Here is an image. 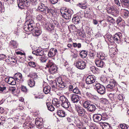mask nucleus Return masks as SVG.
I'll return each mask as SVG.
<instances>
[{
    "label": "nucleus",
    "instance_id": "1",
    "mask_svg": "<svg viewBox=\"0 0 129 129\" xmlns=\"http://www.w3.org/2000/svg\"><path fill=\"white\" fill-rule=\"evenodd\" d=\"M37 10L46 14L50 13L52 14L55 12V11L53 9H49L47 6H45L42 4H41L39 6Z\"/></svg>",
    "mask_w": 129,
    "mask_h": 129
},
{
    "label": "nucleus",
    "instance_id": "2",
    "mask_svg": "<svg viewBox=\"0 0 129 129\" xmlns=\"http://www.w3.org/2000/svg\"><path fill=\"white\" fill-rule=\"evenodd\" d=\"M59 99L62 102L61 104L62 106L64 108H68L71 106V104L69 101L64 96H60Z\"/></svg>",
    "mask_w": 129,
    "mask_h": 129
},
{
    "label": "nucleus",
    "instance_id": "3",
    "mask_svg": "<svg viewBox=\"0 0 129 129\" xmlns=\"http://www.w3.org/2000/svg\"><path fill=\"white\" fill-rule=\"evenodd\" d=\"M62 16L66 19H69L71 18V16L73 13V11L71 9H66L63 12L60 11Z\"/></svg>",
    "mask_w": 129,
    "mask_h": 129
},
{
    "label": "nucleus",
    "instance_id": "4",
    "mask_svg": "<svg viewBox=\"0 0 129 129\" xmlns=\"http://www.w3.org/2000/svg\"><path fill=\"white\" fill-rule=\"evenodd\" d=\"M95 87L94 88L99 93L103 94L105 93V88L103 85L99 83H97L95 85Z\"/></svg>",
    "mask_w": 129,
    "mask_h": 129
},
{
    "label": "nucleus",
    "instance_id": "5",
    "mask_svg": "<svg viewBox=\"0 0 129 129\" xmlns=\"http://www.w3.org/2000/svg\"><path fill=\"white\" fill-rule=\"evenodd\" d=\"M29 0H19V3L18 4V6L19 8L21 9L24 8V6H28L29 5Z\"/></svg>",
    "mask_w": 129,
    "mask_h": 129
},
{
    "label": "nucleus",
    "instance_id": "6",
    "mask_svg": "<svg viewBox=\"0 0 129 129\" xmlns=\"http://www.w3.org/2000/svg\"><path fill=\"white\" fill-rule=\"evenodd\" d=\"M76 110L78 113V115L80 116H84L86 113V111L84 109L79 106H76Z\"/></svg>",
    "mask_w": 129,
    "mask_h": 129
},
{
    "label": "nucleus",
    "instance_id": "7",
    "mask_svg": "<svg viewBox=\"0 0 129 129\" xmlns=\"http://www.w3.org/2000/svg\"><path fill=\"white\" fill-rule=\"evenodd\" d=\"M35 124L38 128H41L43 127V119L42 118L38 117L35 120Z\"/></svg>",
    "mask_w": 129,
    "mask_h": 129
},
{
    "label": "nucleus",
    "instance_id": "8",
    "mask_svg": "<svg viewBox=\"0 0 129 129\" xmlns=\"http://www.w3.org/2000/svg\"><path fill=\"white\" fill-rule=\"evenodd\" d=\"M110 83V84L107 85L106 88L108 90L111 91L114 89V88L116 86V82L113 80H111Z\"/></svg>",
    "mask_w": 129,
    "mask_h": 129
},
{
    "label": "nucleus",
    "instance_id": "9",
    "mask_svg": "<svg viewBox=\"0 0 129 129\" xmlns=\"http://www.w3.org/2000/svg\"><path fill=\"white\" fill-rule=\"evenodd\" d=\"M116 8L115 6L114 7H110L107 9V11L108 12L112 13V14L115 17H117L119 15V13H117L116 11Z\"/></svg>",
    "mask_w": 129,
    "mask_h": 129
},
{
    "label": "nucleus",
    "instance_id": "10",
    "mask_svg": "<svg viewBox=\"0 0 129 129\" xmlns=\"http://www.w3.org/2000/svg\"><path fill=\"white\" fill-rule=\"evenodd\" d=\"M86 81L87 84H91L95 82V77L93 75H89L86 78Z\"/></svg>",
    "mask_w": 129,
    "mask_h": 129
},
{
    "label": "nucleus",
    "instance_id": "11",
    "mask_svg": "<svg viewBox=\"0 0 129 129\" xmlns=\"http://www.w3.org/2000/svg\"><path fill=\"white\" fill-rule=\"evenodd\" d=\"M5 81L8 84L12 85H15L16 84V81L14 78L12 77H10L9 78H6Z\"/></svg>",
    "mask_w": 129,
    "mask_h": 129
},
{
    "label": "nucleus",
    "instance_id": "12",
    "mask_svg": "<svg viewBox=\"0 0 129 129\" xmlns=\"http://www.w3.org/2000/svg\"><path fill=\"white\" fill-rule=\"evenodd\" d=\"M121 34L118 33L115 34L113 38L114 42L119 43L120 41V39L121 38Z\"/></svg>",
    "mask_w": 129,
    "mask_h": 129
},
{
    "label": "nucleus",
    "instance_id": "13",
    "mask_svg": "<svg viewBox=\"0 0 129 129\" xmlns=\"http://www.w3.org/2000/svg\"><path fill=\"white\" fill-rule=\"evenodd\" d=\"M38 78L35 77L33 78H30L27 81V83L28 85L30 87H33L34 86L36 81L35 80H36Z\"/></svg>",
    "mask_w": 129,
    "mask_h": 129
},
{
    "label": "nucleus",
    "instance_id": "14",
    "mask_svg": "<svg viewBox=\"0 0 129 129\" xmlns=\"http://www.w3.org/2000/svg\"><path fill=\"white\" fill-rule=\"evenodd\" d=\"M54 26L53 23L52 21L49 22V23H47L45 24V27L47 29L49 30H53Z\"/></svg>",
    "mask_w": 129,
    "mask_h": 129
},
{
    "label": "nucleus",
    "instance_id": "15",
    "mask_svg": "<svg viewBox=\"0 0 129 129\" xmlns=\"http://www.w3.org/2000/svg\"><path fill=\"white\" fill-rule=\"evenodd\" d=\"M114 3L116 7V11L117 13H119V11L121 9V3L119 0H114Z\"/></svg>",
    "mask_w": 129,
    "mask_h": 129
},
{
    "label": "nucleus",
    "instance_id": "16",
    "mask_svg": "<svg viewBox=\"0 0 129 129\" xmlns=\"http://www.w3.org/2000/svg\"><path fill=\"white\" fill-rule=\"evenodd\" d=\"M61 101L56 98H54L53 99L52 104L56 107L58 108L61 105Z\"/></svg>",
    "mask_w": 129,
    "mask_h": 129
},
{
    "label": "nucleus",
    "instance_id": "17",
    "mask_svg": "<svg viewBox=\"0 0 129 129\" xmlns=\"http://www.w3.org/2000/svg\"><path fill=\"white\" fill-rule=\"evenodd\" d=\"M71 99L73 102L77 103L80 100V96L77 95L73 94L71 95Z\"/></svg>",
    "mask_w": 129,
    "mask_h": 129
},
{
    "label": "nucleus",
    "instance_id": "18",
    "mask_svg": "<svg viewBox=\"0 0 129 129\" xmlns=\"http://www.w3.org/2000/svg\"><path fill=\"white\" fill-rule=\"evenodd\" d=\"M121 15L123 17L127 18L129 17V11L126 9H123L121 11Z\"/></svg>",
    "mask_w": 129,
    "mask_h": 129
},
{
    "label": "nucleus",
    "instance_id": "19",
    "mask_svg": "<svg viewBox=\"0 0 129 129\" xmlns=\"http://www.w3.org/2000/svg\"><path fill=\"white\" fill-rule=\"evenodd\" d=\"M32 53L36 56H41L44 54L43 51L39 49H38L32 52Z\"/></svg>",
    "mask_w": 129,
    "mask_h": 129
},
{
    "label": "nucleus",
    "instance_id": "20",
    "mask_svg": "<svg viewBox=\"0 0 129 129\" xmlns=\"http://www.w3.org/2000/svg\"><path fill=\"white\" fill-rule=\"evenodd\" d=\"M93 118L94 121L96 122L100 121L102 118L101 115L100 114H94Z\"/></svg>",
    "mask_w": 129,
    "mask_h": 129
},
{
    "label": "nucleus",
    "instance_id": "21",
    "mask_svg": "<svg viewBox=\"0 0 129 129\" xmlns=\"http://www.w3.org/2000/svg\"><path fill=\"white\" fill-rule=\"evenodd\" d=\"M57 50L55 48H51L49 51L48 53L49 57H53L54 56L57 52Z\"/></svg>",
    "mask_w": 129,
    "mask_h": 129
},
{
    "label": "nucleus",
    "instance_id": "22",
    "mask_svg": "<svg viewBox=\"0 0 129 129\" xmlns=\"http://www.w3.org/2000/svg\"><path fill=\"white\" fill-rule=\"evenodd\" d=\"M82 93L84 96H86L88 98H90L91 96V94L88 90L86 88L83 89H82Z\"/></svg>",
    "mask_w": 129,
    "mask_h": 129
},
{
    "label": "nucleus",
    "instance_id": "23",
    "mask_svg": "<svg viewBox=\"0 0 129 129\" xmlns=\"http://www.w3.org/2000/svg\"><path fill=\"white\" fill-rule=\"evenodd\" d=\"M33 32H34V35L36 36H38L40 35L42 32L41 30L38 27H36L35 29L33 28V31H32Z\"/></svg>",
    "mask_w": 129,
    "mask_h": 129
},
{
    "label": "nucleus",
    "instance_id": "24",
    "mask_svg": "<svg viewBox=\"0 0 129 129\" xmlns=\"http://www.w3.org/2000/svg\"><path fill=\"white\" fill-rule=\"evenodd\" d=\"M101 124L102 125L103 129H111V126L107 123L101 122Z\"/></svg>",
    "mask_w": 129,
    "mask_h": 129
},
{
    "label": "nucleus",
    "instance_id": "25",
    "mask_svg": "<svg viewBox=\"0 0 129 129\" xmlns=\"http://www.w3.org/2000/svg\"><path fill=\"white\" fill-rule=\"evenodd\" d=\"M33 125H31L29 122H25L23 124V127L25 129H33Z\"/></svg>",
    "mask_w": 129,
    "mask_h": 129
},
{
    "label": "nucleus",
    "instance_id": "26",
    "mask_svg": "<svg viewBox=\"0 0 129 129\" xmlns=\"http://www.w3.org/2000/svg\"><path fill=\"white\" fill-rule=\"evenodd\" d=\"M56 65H47V67L49 68V71L51 72L52 71L55 72L56 71L57 68Z\"/></svg>",
    "mask_w": 129,
    "mask_h": 129
},
{
    "label": "nucleus",
    "instance_id": "27",
    "mask_svg": "<svg viewBox=\"0 0 129 129\" xmlns=\"http://www.w3.org/2000/svg\"><path fill=\"white\" fill-rule=\"evenodd\" d=\"M46 104L48 109L49 111H52L54 110L55 108L50 102L46 103Z\"/></svg>",
    "mask_w": 129,
    "mask_h": 129
},
{
    "label": "nucleus",
    "instance_id": "28",
    "mask_svg": "<svg viewBox=\"0 0 129 129\" xmlns=\"http://www.w3.org/2000/svg\"><path fill=\"white\" fill-rule=\"evenodd\" d=\"M95 109L96 107L94 105L90 104L87 109L89 112H92L95 111Z\"/></svg>",
    "mask_w": 129,
    "mask_h": 129
},
{
    "label": "nucleus",
    "instance_id": "29",
    "mask_svg": "<svg viewBox=\"0 0 129 129\" xmlns=\"http://www.w3.org/2000/svg\"><path fill=\"white\" fill-rule=\"evenodd\" d=\"M121 3L126 7H129V0H120Z\"/></svg>",
    "mask_w": 129,
    "mask_h": 129
},
{
    "label": "nucleus",
    "instance_id": "30",
    "mask_svg": "<svg viewBox=\"0 0 129 129\" xmlns=\"http://www.w3.org/2000/svg\"><path fill=\"white\" fill-rule=\"evenodd\" d=\"M97 57L101 60H104L105 58L104 56V54L102 52H99L97 54Z\"/></svg>",
    "mask_w": 129,
    "mask_h": 129
},
{
    "label": "nucleus",
    "instance_id": "31",
    "mask_svg": "<svg viewBox=\"0 0 129 129\" xmlns=\"http://www.w3.org/2000/svg\"><path fill=\"white\" fill-rule=\"evenodd\" d=\"M22 77V75L19 73H17L15 74L14 77L15 79L20 80Z\"/></svg>",
    "mask_w": 129,
    "mask_h": 129
},
{
    "label": "nucleus",
    "instance_id": "32",
    "mask_svg": "<svg viewBox=\"0 0 129 129\" xmlns=\"http://www.w3.org/2000/svg\"><path fill=\"white\" fill-rule=\"evenodd\" d=\"M87 54V52L85 50H82L80 53V56L82 58H85Z\"/></svg>",
    "mask_w": 129,
    "mask_h": 129
},
{
    "label": "nucleus",
    "instance_id": "33",
    "mask_svg": "<svg viewBox=\"0 0 129 129\" xmlns=\"http://www.w3.org/2000/svg\"><path fill=\"white\" fill-rule=\"evenodd\" d=\"M65 113L62 110H58L57 111L58 115L60 117H63L65 116Z\"/></svg>",
    "mask_w": 129,
    "mask_h": 129
},
{
    "label": "nucleus",
    "instance_id": "34",
    "mask_svg": "<svg viewBox=\"0 0 129 129\" xmlns=\"http://www.w3.org/2000/svg\"><path fill=\"white\" fill-rule=\"evenodd\" d=\"M51 88L49 86H46L44 88V91L45 94H48L50 91Z\"/></svg>",
    "mask_w": 129,
    "mask_h": 129
},
{
    "label": "nucleus",
    "instance_id": "35",
    "mask_svg": "<svg viewBox=\"0 0 129 129\" xmlns=\"http://www.w3.org/2000/svg\"><path fill=\"white\" fill-rule=\"evenodd\" d=\"M80 20V18L78 16L76 17L73 18L72 19V22L75 24L78 23Z\"/></svg>",
    "mask_w": 129,
    "mask_h": 129
},
{
    "label": "nucleus",
    "instance_id": "36",
    "mask_svg": "<svg viewBox=\"0 0 129 129\" xmlns=\"http://www.w3.org/2000/svg\"><path fill=\"white\" fill-rule=\"evenodd\" d=\"M90 104V102L88 101H86L83 102V107L84 108H88V107Z\"/></svg>",
    "mask_w": 129,
    "mask_h": 129
},
{
    "label": "nucleus",
    "instance_id": "37",
    "mask_svg": "<svg viewBox=\"0 0 129 129\" xmlns=\"http://www.w3.org/2000/svg\"><path fill=\"white\" fill-rule=\"evenodd\" d=\"M10 45L14 48H16L18 46L17 42L14 40H12L10 42Z\"/></svg>",
    "mask_w": 129,
    "mask_h": 129
},
{
    "label": "nucleus",
    "instance_id": "38",
    "mask_svg": "<svg viewBox=\"0 0 129 129\" xmlns=\"http://www.w3.org/2000/svg\"><path fill=\"white\" fill-rule=\"evenodd\" d=\"M24 30L26 31H33V27L32 26L29 25L26 28H24Z\"/></svg>",
    "mask_w": 129,
    "mask_h": 129
},
{
    "label": "nucleus",
    "instance_id": "39",
    "mask_svg": "<svg viewBox=\"0 0 129 129\" xmlns=\"http://www.w3.org/2000/svg\"><path fill=\"white\" fill-rule=\"evenodd\" d=\"M95 63L96 64H104V62L103 61L101 60V59H96L95 61Z\"/></svg>",
    "mask_w": 129,
    "mask_h": 129
},
{
    "label": "nucleus",
    "instance_id": "40",
    "mask_svg": "<svg viewBox=\"0 0 129 129\" xmlns=\"http://www.w3.org/2000/svg\"><path fill=\"white\" fill-rule=\"evenodd\" d=\"M73 92L77 94H81V92L77 87H75L73 90Z\"/></svg>",
    "mask_w": 129,
    "mask_h": 129
},
{
    "label": "nucleus",
    "instance_id": "41",
    "mask_svg": "<svg viewBox=\"0 0 129 129\" xmlns=\"http://www.w3.org/2000/svg\"><path fill=\"white\" fill-rule=\"evenodd\" d=\"M26 22L27 23L28 25L32 26V27H33L34 24V21L32 19H29L27 20Z\"/></svg>",
    "mask_w": 129,
    "mask_h": 129
},
{
    "label": "nucleus",
    "instance_id": "42",
    "mask_svg": "<svg viewBox=\"0 0 129 129\" xmlns=\"http://www.w3.org/2000/svg\"><path fill=\"white\" fill-rule=\"evenodd\" d=\"M5 118L4 117L0 116V124H3L5 122Z\"/></svg>",
    "mask_w": 129,
    "mask_h": 129
},
{
    "label": "nucleus",
    "instance_id": "43",
    "mask_svg": "<svg viewBox=\"0 0 129 129\" xmlns=\"http://www.w3.org/2000/svg\"><path fill=\"white\" fill-rule=\"evenodd\" d=\"M56 84L58 85L61 88H63L65 87V83H64L62 81H60V82L59 84H58L57 83Z\"/></svg>",
    "mask_w": 129,
    "mask_h": 129
},
{
    "label": "nucleus",
    "instance_id": "44",
    "mask_svg": "<svg viewBox=\"0 0 129 129\" xmlns=\"http://www.w3.org/2000/svg\"><path fill=\"white\" fill-rule=\"evenodd\" d=\"M86 65H75L76 67L78 69H80L82 70L84 69Z\"/></svg>",
    "mask_w": 129,
    "mask_h": 129
},
{
    "label": "nucleus",
    "instance_id": "45",
    "mask_svg": "<svg viewBox=\"0 0 129 129\" xmlns=\"http://www.w3.org/2000/svg\"><path fill=\"white\" fill-rule=\"evenodd\" d=\"M21 90L24 92H26L27 91V89L26 87L24 86H21Z\"/></svg>",
    "mask_w": 129,
    "mask_h": 129
},
{
    "label": "nucleus",
    "instance_id": "46",
    "mask_svg": "<svg viewBox=\"0 0 129 129\" xmlns=\"http://www.w3.org/2000/svg\"><path fill=\"white\" fill-rule=\"evenodd\" d=\"M109 97L111 100L113 101L114 99V94L112 93H110L109 95Z\"/></svg>",
    "mask_w": 129,
    "mask_h": 129
},
{
    "label": "nucleus",
    "instance_id": "47",
    "mask_svg": "<svg viewBox=\"0 0 129 129\" xmlns=\"http://www.w3.org/2000/svg\"><path fill=\"white\" fill-rule=\"evenodd\" d=\"M43 18L42 15H39L37 16V19L39 20H41Z\"/></svg>",
    "mask_w": 129,
    "mask_h": 129
},
{
    "label": "nucleus",
    "instance_id": "48",
    "mask_svg": "<svg viewBox=\"0 0 129 129\" xmlns=\"http://www.w3.org/2000/svg\"><path fill=\"white\" fill-rule=\"evenodd\" d=\"M120 126L122 129H127V127L125 124H121Z\"/></svg>",
    "mask_w": 129,
    "mask_h": 129
},
{
    "label": "nucleus",
    "instance_id": "49",
    "mask_svg": "<svg viewBox=\"0 0 129 129\" xmlns=\"http://www.w3.org/2000/svg\"><path fill=\"white\" fill-rule=\"evenodd\" d=\"M90 9L89 8H87L85 10V13L87 14H90Z\"/></svg>",
    "mask_w": 129,
    "mask_h": 129
},
{
    "label": "nucleus",
    "instance_id": "50",
    "mask_svg": "<svg viewBox=\"0 0 129 129\" xmlns=\"http://www.w3.org/2000/svg\"><path fill=\"white\" fill-rule=\"evenodd\" d=\"M60 0H50V1L53 4H55L56 3L58 2Z\"/></svg>",
    "mask_w": 129,
    "mask_h": 129
},
{
    "label": "nucleus",
    "instance_id": "51",
    "mask_svg": "<svg viewBox=\"0 0 129 129\" xmlns=\"http://www.w3.org/2000/svg\"><path fill=\"white\" fill-rule=\"evenodd\" d=\"M108 20L111 22H113L115 21V20L112 18L111 17H109L108 18Z\"/></svg>",
    "mask_w": 129,
    "mask_h": 129
},
{
    "label": "nucleus",
    "instance_id": "52",
    "mask_svg": "<svg viewBox=\"0 0 129 129\" xmlns=\"http://www.w3.org/2000/svg\"><path fill=\"white\" fill-rule=\"evenodd\" d=\"M79 5H80L79 6L82 9H85L86 8V6L84 4L81 5L79 3Z\"/></svg>",
    "mask_w": 129,
    "mask_h": 129
},
{
    "label": "nucleus",
    "instance_id": "53",
    "mask_svg": "<svg viewBox=\"0 0 129 129\" xmlns=\"http://www.w3.org/2000/svg\"><path fill=\"white\" fill-rule=\"evenodd\" d=\"M122 21V19L121 18H118L117 20L116 23L117 24H119V23H120Z\"/></svg>",
    "mask_w": 129,
    "mask_h": 129
},
{
    "label": "nucleus",
    "instance_id": "54",
    "mask_svg": "<svg viewBox=\"0 0 129 129\" xmlns=\"http://www.w3.org/2000/svg\"><path fill=\"white\" fill-rule=\"evenodd\" d=\"M6 58V55L3 54H0V59H4Z\"/></svg>",
    "mask_w": 129,
    "mask_h": 129
},
{
    "label": "nucleus",
    "instance_id": "55",
    "mask_svg": "<svg viewBox=\"0 0 129 129\" xmlns=\"http://www.w3.org/2000/svg\"><path fill=\"white\" fill-rule=\"evenodd\" d=\"M85 64V62H84L83 61H78L76 62V64Z\"/></svg>",
    "mask_w": 129,
    "mask_h": 129
},
{
    "label": "nucleus",
    "instance_id": "56",
    "mask_svg": "<svg viewBox=\"0 0 129 129\" xmlns=\"http://www.w3.org/2000/svg\"><path fill=\"white\" fill-rule=\"evenodd\" d=\"M16 53L17 54H20L21 55H25L24 53H23L20 51L16 52Z\"/></svg>",
    "mask_w": 129,
    "mask_h": 129
},
{
    "label": "nucleus",
    "instance_id": "57",
    "mask_svg": "<svg viewBox=\"0 0 129 129\" xmlns=\"http://www.w3.org/2000/svg\"><path fill=\"white\" fill-rule=\"evenodd\" d=\"M101 115L102 116V118H106L107 116V115L105 113H102V114Z\"/></svg>",
    "mask_w": 129,
    "mask_h": 129
},
{
    "label": "nucleus",
    "instance_id": "58",
    "mask_svg": "<svg viewBox=\"0 0 129 129\" xmlns=\"http://www.w3.org/2000/svg\"><path fill=\"white\" fill-rule=\"evenodd\" d=\"M78 35L82 37H83L84 35V34L82 31H80L78 33Z\"/></svg>",
    "mask_w": 129,
    "mask_h": 129
},
{
    "label": "nucleus",
    "instance_id": "59",
    "mask_svg": "<svg viewBox=\"0 0 129 129\" xmlns=\"http://www.w3.org/2000/svg\"><path fill=\"white\" fill-rule=\"evenodd\" d=\"M73 86L72 85H70L69 87V89L70 91H71L72 90L73 91Z\"/></svg>",
    "mask_w": 129,
    "mask_h": 129
},
{
    "label": "nucleus",
    "instance_id": "60",
    "mask_svg": "<svg viewBox=\"0 0 129 129\" xmlns=\"http://www.w3.org/2000/svg\"><path fill=\"white\" fill-rule=\"evenodd\" d=\"M90 70L92 71H93L94 70H96V68L94 66H93L92 67H91L90 68Z\"/></svg>",
    "mask_w": 129,
    "mask_h": 129
},
{
    "label": "nucleus",
    "instance_id": "61",
    "mask_svg": "<svg viewBox=\"0 0 129 129\" xmlns=\"http://www.w3.org/2000/svg\"><path fill=\"white\" fill-rule=\"evenodd\" d=\"M28 25H29L28 24L25 22V23L24 25V28H26V27H27L28 26Z\"/></svg>",
    "mask_w": 129,
    "mask_h": 129
},
{
    "label": "nucleus",
    "instance_id": "62",
    "mask_svg": "<svg viewBox=\"0 0 129 129\" xmlns=\"http://www.w3.org/2000/svg\"><path fill=\"white\" fill-rule=\"evenodd\" d=\"M10 89L12 91H14L16 89V88L15 87H10Z\"/></svg>",
    "mask_w": 129,
    "mask_h": 129
},
{
    "label": "nucleus",
    "instance_id": "63",
    "mask_svg": "<svg viewBox=\"0 0 129 129\" xmlns=\"http://www.w3.org/2000/svg\"><path fill=\"white\" fill-rule=\"evenodd\" d=\"M62 81V79L61 78H60L57 80V83L58 84H60V81Z\"/></svg>",
    "mask_w": 129,
    "mask_h": 129
},
{
    "label": "nucleus",
    "instance_id": "64",
    "mask_svg": "<svg viewBox=\"0 0 129 129\" xmlns=\"http://www.w3.org/2000/svg\"><path fill=\"white\" fill-rule=\"evenodd\" d=\"M4 111V110L3 109V108L2 107H0V113H2Z\"/></svg>",
    "mask_w": 129,
    "mask_h": 129
}]
</instances>
